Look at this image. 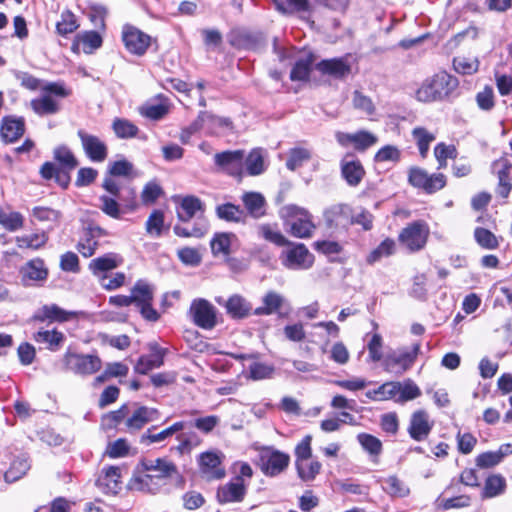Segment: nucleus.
I'll return each mask as SVG.
<instances>
[{
  "label": "nucleus",
  "instance_id": "obj_14",
  "mask_svg": "<svg viewBox=\"0 0 512 512\" xmlns=\"http://www.w3.org/2000/svg\"><path fill=\"white\" fill-rule=\"evenodd\" d=\"M433 426L434 421L430 420L428 412L419 409L412 413L407 431L413 440L421 442L428 438Z\"/></svg>",
  "mask_w": 512,
  "mask_h": 512
},
{
  "label": "nucleus",
  "instance_id": "obj_12",
  "mask_svg": "<svg viewBox=\"0 0 512 512\" xmlns=\"http://www.w3.org/2000/svg\"><path fill=\"white\" fill-rule=\"evenodd\" d=\"M122 40L125 48L137 56L144 55L151 44V37L148 34L130 24L123 26Z\"/></svg>",
  "mask_w": 512,
  "mask_h": 512
},
{
  "label": "nucleus",
  "instance_id": "obj_17",
  "mask_svg": "<svg viewBox=\"0 0 512 512\" xmlns=\"http://www.w3.org/2000/svg\"><path fill=\"white\" fill-rule=\"evenodd\" d=\"M20 275L22 283L25 286H32L36 283L45 282L48 278L49 271L43 259L34 258L21 267Z\"/></svg>",
  "mask_w": 512,
  "mask_h": 512
},
{
  "label": "nucleus",
  "instance_id": "obj_42",
  "mask_svg": "<svg viewBox=\"0 0 512 512\" xmlns=\"http://www.w3.org/2000/svg\"><path fill=\"white\" fill-rule=\"evenodd\" d=\"M383 490L390 496L399 498L406 497L410 493L408 486L395 475L383 480Z\"/></svg>",
  "mask_w": 512,
  "mask_h": 512
},
{
  "label": "nucleus",
  "instance_id": "obj_20",
  "mask_svg": "<svg viewBox=\"0 0 512 512\" xmlns=\"http://www.w3.org/2000/svg\"><path fill=\"white\" fill-rule=\"evenodd\" d=\"M315 69L335 79H343L351 72V66L343 58L324 59L315 65Z\"/></svg>",
  "mask_w": 512,
  "mask_h": 512
},
{
  "label": "nucleus",
  "instance_id": "obj_43",
  "mask_svg": "<svg viewBox=\"0 0 512 512\" xmlns=\"http://www.w3.org/2000/svg\"><path fill=\"white\" fill-rule=\"evenodd\" d=\"M395 252V242L391 238L383 240L375 249H373L367 256L366 261L372 265L380 261L383 257H389Z\"/></svg>",
  "mask_w": 512,
  "mask_h": 512
},
{
  "label": "nucleus",
  "instance_id": "obj_53",
  "mask_svg": "<svg viewBox=\"0 0 512 512\" xmlns=\"http://www.w3.org/2000/svg\"><path fill=\"white\" fill-rule=\"evenodd\" d=\"M421 395L420 388L411 379H406L401 383L398 397L395 399L397 403H405L414 400Z\"/></svg>",
  "mask_w": 512,
  "mask_h": 512
},
{
  "label": "nucleus",
  "instance_id": "obj_4",
  "mask_svg": "<svg viewBox=\"0 0 512 512\" xmlns=\"http://www.w3.org/2000/svg\"><path fill=\"white\" fill-rule=\"evenodd\" d=\"M287 219L285 226L288 227L289 233L296 238H309L315 230L310 213L295 205L285 207Z\"/></svg>",
  "mask_w": 512,
  "mask_h": 512
},
{
  "label": "nucleus",
  "instance_id": "obj_7",
  "mask_svg": "<svg viewBox=\"0 0 512 512\" xmlns=\"http://www.w3.org/2000/svg\"><path fill=\"white\" fill-rule=\"evenodd\" d=\"M429 227L424 221L408 224L399 234V241L411 252L423 249L429 236Z\"/></svg>",
  "mask_w": 512,
  "mask_h": 512
},
{
  "label": "nucleus",
  "instance_id": "obj_3",
  "mask_svg": "<svg viewBox=\"0 0 512 512\" xmlns=\"http://www.w3.org/2000/svg\"><path fill=\"white\" fill-rule=\"evenodd\" d=\"M289 463V454L273 446H264L259 450L258 465L263 474L268 477L278 476L287 469Z\"/></svg>",
  "mask_w": 512,
  "mask_h": 512
},
{
  "label": "nucleus",
  "instance_id": "obj_48",
  "mask_svg": "<svg viewBox=\"0 0 512 512\" xmlns=\"http://www.w3.org/2000/svg\"><path fill=\"white\" fill-rule=\"evenodd\" d=\"M246 171L251 176L260 175L265 171L264 159L260 150L254 149L244 158Z\"/></svg>",
  "mask_w": 512,
  "mask_h": 512
},
{
  "label": "nucleus",
  "instance_id": "obj_34",
  "mask_svg": "<svg viewBox=\"0 0 512 512\" xmlns=\"http://www.w3.org/2000/svg\"><path fill=\"white\" fill-rule=\"evenodd\" d=\"M32 110L39 116L53 115L59 112V103L49 94H43L31 100Z\"/></svg>",
  "mask_w": 512,
  "mask_h": 512
},
{
  "label": "nucleus",
  "instance_id": "obj_36",
  "mask_svg": "<svg viewBox=\"0 0 512 512\" xmlns=\"http://www.w3.org/2000/svg\"><path fill=\"white\" fill-rule=\"evenodd\" d=\"M315 60L314 54L309 53L306 57L298 59L290 72L292 81H307L309 79L312 65Z\"/></svg>",
  "mask_w": 512,
  "mask_h": 512
},
{
  "label": "nucleus",
  "instance_id": "obj_47",
  "mask_svg": "<svg viewBox=\"0 0 512 512\" xmlns=\"http://www.w3.org/2000/svg\"><path fill=\"white\" fill-rule=\"evenodd\" d=\"M79 27L76 16L70 10H65L61 13V20L56 24V32L66 37L72 34Z\"/></svg>",
  "mask_w": 512,
  "mask_h": 512
},
{
  "label": "nucleus",
  "instance_id": "obj_2",
  "mask_svg": "<svg viewBox=\"0 0 512 512\" xmlns=\"http://www.w3.org/2000/svg\"><path fill=\"white\" fill-rule=\"evenodd\" d=\"M458 86L457 77L439 71L422 82L416 91V99L424 103L451 101L457 96Z\"/></svg>",
  "mask_w": 512,
  "mask_h": 512
},
{
  "label": "nucleus",
  "instance_id": "obj_59",
  "mask_svg": "<svg viewBox=\"0 0 512 512\" xmlns=\"http://www.w3.org/2000/svg\"><path fill=\"white\" fill-rule=\"evenodd\" d=\"M108 14V10L105 6L100 4H93L89 7L87 16L91 23L98 29L105 30V18Z\"/></svg>",
  "mask_w": 512,
  "mask_h": 512
},
{
  "label": "nucleus",
  "instance_id": "obj_60",
  "mask_svg": "<svg viewBox=\"0 0 512 512\" xmlns=\"http://www.w3.org/2000/svg\"><path fill=\"white\" fill-rule=\"evenodd\" d=\"M164 225V213L161 210H154L146 221V231L156 237L161 236Z\"/></svg>",
  "mask_w": 512,
  "mask_h": 512
},
{
  "label": "nucleus",
  "instance_id": "obj_22",
  "mask_svg": "<svg viewBox=\"0 0 512 512\" xmlns=\"http://www.w3.org/2000/svg\"><path fill=\"white\" fill-rule=\"evenodd\" d=\"M25 132V122L23 118L12 116L4 117L0 127V135L5 143H14L20 139Z\"/></svg>",
  "mask_w": 512,
  "mask_h": 512
},
{
  "label": "nucleus",
  "instance_id": "obj_40",
  "mask_svg": "<svg viewBox=\"0 0 512 512\" xmlns=\"http://www.w3.org/2000/svg\"><path fill=\"white\" fill-rule=\"evenodd\" d=\"M133 303L136 306L153 301V287L145 280H138L131 289Z\"/></svg>",
  "mask_w": 512,
  "mask_h": 512
},
{
  "label": "nucleus",
  "instance_id": "obj_37",
  "mask_svg": "<svg viewBox=\"0 0 512 512\" xmlns=\"http://www.w3.org/2000/svg\"><path fill=\"white\" fill-rule=\"evenodd\" d=\"M506 480L500 474H492L487 477L482 490V498H493L505 492Z\"/></svg>",
  "mask_w": 512,
  "mask_h": 512
},
{
  "label": "nucleus",
  "instance_id": "obj_61",
  "mask_svg": "<svg viewBox=\"0 0 512 512\" xmlns=\"http://www.w3.org/2000/svg\"><path fill=\"white\" fill-rule=\"evenodd\" d=\"M162 364L163 360L161 359V355L157 357H153V354L143 355L138 359L135 365V371L140 374H146L150 370L160 367Z\"/></svg>",
  "mask_w": 512,
  "mask_h": 512
},
{
  "label": "nucleus",
  "instance_id": "obj_46",
  "mask_svg": "<svg viewBox=\"0 0 512 512\" xmlns=\"http://www.w3.org/2000/svg\"><path fill=\"white\" fill-rule=\"evenodd\" d=\"M0 225L8 231L14 232L24 226V217L20 212H6L0 208Z\"/></svg>",
  "mask_w": 512,
  "mask_h": 512
},
{
  "label": "nucleus",
  "instance_id": "obj_64",
  "mask_svg": "<svg viewBox=\"0 0 512 512\" xmlns=\"http://www.w3.org/2000/svg\"><path fill=\"white\" fill-rule=\"evenodd\" d=\"M377 142V138L368 131H358L353 134L352 145L357 151H365Z\"/></svg>",
  "mask_w": 512,
  "mask_h": 512
},
{
  "label": "nucleus",
  "instance_id": "obj_33",
  "mask_svg": "<svg viewBox=\"0 0 512 512\" xmlns=\"http://www.w3.org/2000/svg\"><path fill=\"white\" fill-rule=\"evenodd\" d=\"M203 210L202 201L195 196H186L183 198L179 209L177 210V217L181 222H189L195 217L198 211Z\"/></svg>",
  "mask_w": 512,
  "mask_h": 512
},
{
  "label": "nucleus",
  "instance_id": "obj_49",
  "mask_svg": "<svg viewBox=\"0 0 512 512\" xmlns=\"http://www.w3.org/2000/svg\"><path fill=\"white\" fill-rule=\"evenodd\" d=\"M233 237H235L233 233H216L210 242L212 253L228 255Z\"/></svg>",
  "mask_w": 512,
  "mask_h": 512
},
{
  "label": "nucleus",
  "instance_id": "obj_18",
  "mask_svg": "<svg viewBox=\"0 0 512 512\" xmlns=\"http://www.w3.org/2000/svg\"><path fill=\"white\" fill-rule=\"evenodd\" d=\"M246 492L244 480L237 476L233 481L220 486L216 497L220 504L238 503L244 500Z\"/></svg>",
  "mask_w": 512,
  "mask_h": 512
},
{
  "label": "nucleus",
  "instance_id": "obj_5",
  "mask_svg": "<svg viewBox=\"0 0 512 512\" xmlns=\"http://www.w3.org/2000/svg\"><path fill=\"white\" fill-rule=\"evenodd\" d=\"M63 370L79 375H90L101 369L102 361L97 355H83L67 351L62 359Z\"/></svg>",
  "mask_w": 512,
  "mask_h": 512
},
{
  "label": "nucleus",
  "instance_id": "obj_24",
  "mask_svg": "<svg viewBox=\"0 0 512 512\" xmlns=\"http://www.w3.org/2000/svg\"><path fill=\"white\" fill-rule=\"evenodd\" d=\"M220 465L221 458L215 452H204L199 456L200 470L212 479H222L225 476V470Z\"/></svg>",
  "mask_w": 512,
  "mask_h": 512
},
{
  "label": "nucleus",
  "instance_id": "obj_27",
  "mask_svg": "<svg viewBox=\"0 0 512 512\" xmlns=\"http://www.w3.org/2000/svg\"><path fill=\"white\" fill-rule=\"evenodd\" d=\"M73 170L58 168L53 162H45L40 168V175L45 180L54 179L55 182L63 189H67L71 182L70 173Z\"/></svg>",
  "mask_w": 512,
  "mask_h": 512
},
{
  "label": "nucleus",
  "instance_id": "obj_11",
  "mask_svg": "<svg viewBox=\"0 0 512 512\" xmlns=\"http://www.w3.org/2000/svg\"><path fill=\"white\" fill-rule=\"evenodd\" d=\"M245 153L243 150H226L214 155L217 171L241 179Z\"/></svg>",
  "mask_w": 512,
  "mask_h": 512
},
{
  "label": "nucleus",
  "instance_id": "obj_62",
  "mask_svg": "<svg viewBox=\"0 0 512 512\" xmlns=\"http://www.w3.org/2000/svg\"><path fill=\"white\" fill-rule=\"evenodd\" d=\"M259 232L264 239L278 246L291 245L280 231L274 230L269 224L259 226Z\"/></svg>",
  "mask_w": 512,
  "mask_h": 512
},
{
  "label": "nucleus",
  "instance_id": "obj_16",
  "mask_svg": "<svg viewBox=\"0 0 512 512\" xmlns=\"http://www.w3.org/2000/svg\"><path fill=\"white\" fill-rule=\"evenodd\" d=\"M78 137L86 156L93 162H103L108 156V148L104 141L98 136L88 134L86 131L78 130Z\"/></svg>",
  "mask_w": 512,
  "mask_h": 512
},
{
  "label": "nucleus",
  "instance_id": "obj_13",
  "mask_svg": "<svg viewBox=\"0 0 512 512\" xmlns=\"http://www.w3.org/2000/svg\"><path fill=\"white\" fill-rule=\"evenodd\" d=\"M314 257L303 243H298L283 252L282 263L289 269H308Z\"/></svg>",
  "mask_w": 512,
  "mask_h": 512
},
{
  "label": "nucleus",
  "instance_id": "obj_35",
  "mask_svg": "<svg viewBox=\"0 0 512 512\" xmlns=\"http://www.w3.org/2000/svg\"><path fill=\"white\" fill-rule=\"evenodd\" d=\"M122 262V259L115 253H107L101 257L93 259L89 264V269L93 274L97 275L100 272H107L117 268Z\"/></svg>",
  "mask_w": 512,
  "mask_h": 512
},
{
  "label": "nucleus",
  "instance_id": "obj_44",
  "mask_svg": "<svg viewBox=\"0 0 512 512\" xmlns=\"http://www.w3.org/2000/svg\"><path fill=\"white\" fill-rule=\"evenodd\" d=\"M412 136L418 146L421 157L425 158L431 142L435 140V135L424 127H415L412 130Z\"/></svg>",
  "mask_w": 512,
  "mask_h": 512
},
{
  "label": "nucleus",
  "instance_id": "obj_55",
  "mask_svg": "<svg viewBox=\"0 0 512 512\" xmlns=\"http://www.w3.org/2000/svg\"><path fill=\"white\" fill-rule=\"evenodd\" d=\"M274 370V366L257 361L251 362L248 366L249 377L256 381L271 378Z\"/></svg>",
  "mask_w": 512,
  "mask_h": 512
},
{
  "label": "nucleus",
  "instance_id": "obj_56",
  "mask_svg": "<svg viewBox=\"0 0 512 512\" xmlns=\"http://www.w3.org/2000/svg\"><path fill=\"white\" fill-rule=\"evenodd\" d=\"M311 158L310 152L305 148H293L289 153V157L286 161V167L295 171L297 168L301 167L304 162L308 161Z\"/></svg>",
  "mask_w": 512,
  "mask_h": 512
},
{
  "label": "nucleus",
  "instance_id": "obj_15",
  "mask_svg": "<svg viewBox=\"0 0 512 512\" xmlns=\"http://www.w3.org/2000/svg\"><path fill=\"white\" fill-rule=\"evenodd\" d=\"M341 176L350 187H357L365 177V169L359 159L347 153L340 162Z\"/></svg>",
  "mask_w": 512,
  "mask_h": 512
},
{
  "label": "nucleus",
  "instance_id": "obj_29",
  "mask_svg": "<svg viewBox=\"0 0 512 512\" xmlns=\"http://www.w3.org/2000/svg\"><path fill=\"white\" fill-rule=\"evenodd\" d=\"M241 200L244 204L247 217L251 216L254 219H259L265 215L266 200L261 193L245 192L241 196Z\"/></svg>",
  "mask_w": 512,
  "mask_h": 512
},
{
  "label": "nucleus",
  "instance_id": "obj_23",
  "mask_svg": "<svg viewBox=\"0 0 512 512\" xmlns=\"http://www.w3.org/2000/svg\"><path fill=\"white\" fill-rule=\"evenodd\" d=\"M33 340L38 344L44 345V347L49 351L57 352L64 345L66 337L64 333L57 329H40L33 334Z\"/></svg>",
  "mask_w": 512,
  "mask_h": 512
},
{
  "label": "nucleus",
  "instance_id": "obj_45",
  "mask_svg": "<svg viewBox=\"0 0 512 512\" xmlns=\"http://www.w3.org/2000/svg\"><path fill=\"white\" fill-rule=\"evenodd\" d=\"M474 239L481 248L487 250H495L500 245L496 235L492 233L490 230L483 227L475 228Z\"/></svg>",
  "mask_w": 512,
  "mask_h": 512
},
{
  "label": "nucleus",
  "instance_id": "obj_32",
  "mask_svg": "<svg viewBox=\"0 0 512 512\" xmlns=\"http://www.w3.org/2000/svg\"><path fill=\"white\" fill-rule=\"evenodd\" d=\"M79 43H82L84 45L83 51L89 54L102 46L103 39L99 32L91 30L77 34L72 44L73 51L78 49Z\"/></svg>",
  "mask_w": 512,
  "mask_h": 512
},
{
  "label": "nucleus",
  "instance_id": "obj_8",
  "mask_svg": "<svg viewBox=\"0 0 512 512\" xmlns=\"http://www.w3.org/2000/svg\"><path fill=\"white\" fill-rule=\"evenodd\" d=\"M408 182L411 186L432 194L445 187L446 177L442 173L429 175L426 170L414 166L409 169Z\"/></svg>",
  "mask_w": 512,
  "mask_h": 512
},
{
  "label": "nucleus",
  "instance_id": "obj_52",
  "mask_svg": "<svg viewBox=\"0 0 512 512\" xmlns=\"http://www.w3.org/2000/svg\"><path fill=\"white\" fill-rule=\"evenodd\" d=\"M357 440L370 455L379 456L381 454L382 442L377 437L368 433H360L357 435Z\"/></svg>",
  "mask_w": 512,
  "mask_h": 512
},
{
  "label": "nucleus",
  "instance_id": "obj_9",
  "mask_svg": "<svg viewBox=\"0 0 512 512\" xmlns=\"http://www.w3.org/2000/svg\"><path fill=\"white\" fill-rule=\"evenodd\" d=\"M323 219L327 229L345 232L352 225V208L344 203L331 205L324 210Z\"/></svg>",
  "mask_w": 512,
  "mask_h": 512
},
{
  "label": "nucleus",
  "instance_id": "obj_6",
  "mask_svg": "<svg viewBox=\"0 0 512 512\" xmlns=\"http://www.w3.org/2000/svg\"><path fill=\"white\" fill-rule=\"evenodd\" d=\"M421 350V344H413L411 350L406 348L389 353L384 359V367L388 372L398 375L408 371L414 365Z\"/></svg>",
  "mask_w": 512,
  "mask_h": 512
},
{
  "label": "nucleus",
  "instance_id": "obj_39",
  "mask_svg": "<svg viewBox=\"0 0 512 512\" xmlns=\"http://www.w3.org/2000/svg\"><path fill=\"white\" fill-rule=\"evenodd\" d=\"M49 236L46 232L33 233L29 235L17 236L15 238L17 247L20 249L29 248L38 250L46 245Z\"/></svg>",
  "mask_w": 512,
  "mask_h": 512
},
{
  "label": "nucleus",
  "instance_id": "obj_31",
  "mask_svg": "<svg viewBox=\"0 0 512 512\" xmlns=\"http://www.w3.org/2000/svg\"><path fill=\"white\" fill-rule=\"evenodd\" d=\"M216 216L225 222L246 223L247 214L239 205L227 202L219 204L215 209Z\"/></svg>",
  "mask_w": 512,
  "mask_h": 512
},
{
  "label": "nucleus",
  "instance_id": "obj_38",
  "mask_svg": "<svg viewBox=\"0 0 512 512\" xmlns=\"http://www.w3.org/2000/svg\"><path fill=\"white\" fill-rule=\"evenodd\" d=\"M29 469L30 463L28 458L24 455H20L12 461L9 469L5 472V481L8 483L15 482L22 478Z\"/></svg>",
  "mask_w": 512,
  "mask_h": 512
},
{
  "label": "nucleus",
  "instance_id": "obj_25",
  "mask_svg": "<svg viewBox=\"0 0 512 512\" xmlns=\"http://www.w3.org/2000/svg\"><path fill=\"white\" fill-rule=\"evenodd\" d=\"M224 307L226 313L234 320L245 319L252 313L251 303L239 294L230 296Z\"/></svg>",
  "mask_w": 512,
  "mask_h": 512
},
{
  "label": "nucleus",
  "instance_id": "obj_1",
  "mask_svg": "<svg viewBox=\"0 0 512 512\" xmlns=\"http://www.w3.org/2000/svg\"><path fill=\"white\" fill-rule=\"evenodd\" d=\"M174 474H178L177 466L167 459H143L128 487L130 490L156 494Z\"/></svg>",
  "mask_w": 512,
  "mask_h": 512
},
{
  "label": "nucleus",
  "instance_id": "obj_54",
  "mask_svg": "<svg viewBox=\"0 0 512 512\" xmlns=\"http://www.w3.org/2000/svg\"><path fill=\"white\" fill-rule=\"evenodd\" d=\"M112 127L116 136L121 139L135 137L139 131L138 127L127 119L114 120Z\"/></svg>",
  "mask_w": 512,
  "mask_h": 512
},
{
  "label": "nucleus",
  "instance_id": "obj_30",
  "mask_svg": "<svg viewBox=\"0 0 512 512\" xmlns=\"http://www.w3.org/2000/svg\"><path fill=\"white\" fill-rule=\"evenodd\" d=\"M263 306L257 307L253 314L257 316L272 315L277 313L281 315V308L286 304V299L275 291H268L262 298Z\"/></svg>",
  "mask_w": 512,
  "mask_h": 512
},
{
  "label": "nucleus",
  "instance_id": "obj_41",
  "mask_svg": "<svg viewBox=\"0 0 512 512\" xmlns=\"http://www.w3.org/2000/svg\"><path fill=\"white\" fill-rule=\"evenodd\" d=\"M54 159L59 163L58 168L74 170L79 162L73 152L65 145L58 146L53 152Z\"/></svg>",
  "mask_w": 512,
  "mask_h": 512
},
{
  "label": "nucleus",
  "instance_id": "obj_21",
  "mask_svg": "<svg viewBox=\"0 0 512 512\" xmlns=\"http://www.w3.org/2000/svg\"><path fill=\"white\" fill-rule=\"evenodd\" d=\"M121 473L117 466H108L102 469L96 484L106 494H117L121 490Z\"/></svg>",
  "mask_w": 512,
  "mask_h": 512
},
{
  "label": "nucleus",
  "instance_id": "obj_63",
  "mask_svg": "<svg viewBox=\"0 0 512 512\" xmlns=\"http://www.w3.org/2000/svg\"><path fill=\"white\" fill-rule=\"evenodd\" d=\"M163 194L164 191L162 187L156 181H150L142 190L141 200L146 205L153 204Z\"/></svg>",
  "mask_w": 512,
  "mask_h": 512
},
{
  "label": "nucleus",
  "instance_id": "obj_57",
  "mask_svg": "<svg viewBox=\"0 0 512 512\" xmlns=\"http://www.w3.org/2000/svg\"><path fill=\"white\" fill-rule=\"evenodd\" d=\"M133 169V164L128 160H117L109 164L107 175L111 177H131Z\"/></svg>",
  "mask_w": 512,
  "mask_h": 512
},
{
  "label": "nucleus",
  "instance_id": "obj_50",
  "mask_svg": "<svg viewBox=\"0 0 512 512\" xmlns=\"http://www.w3.org/2000/svg\"><path fill=\"white\" fill-rule=\"evenodd\" d=\"M212 119L211 116L207 114V111H201L198 114V117L187 127L181 130L179 139L182 144H187L190 141V138L193 134L203 129V121Z\"/></svg>",
  "mask_w": 512,
  "mask_h": 512
},
{
  "label": "nucleus",
  "instance_id": "obj_19",
  "mask_svg": "<svg viewBox=\"0 0 512 512\" xmlns=\"http://www.w3.org/2000/svg\"><path fill=\"white\" fill-rule=\"evenodd\" d=\"M492 168L498 177L497 194L502 198H507L512 190L510 178L512 163L506 158H500L492 163Z\"/></svg>",
  "mask_w": 512,
  "mask_h": 512
},
{
  "label": "nucleus",
  "instance_id": "obj_51",
  "mask_svg": "<svg viewBox=\"0 0 512 512\" xmlns=\"http://www.w3.org/2000/svg\"><path fill=\"white\" fill-rule=\"evenodd\" d=\"M321 463L319 461H311L310 463L296 461L298 476L303 481H312L320 473Z\"/></svg>",
  "mask_w": 512,
  "mask_h": 512
},
{
  "label": "nucleus",
  "instance_id": "obj_28",
  "mask_svg": "<svg viewBox=\"0 0 512 512\" xmlns=\"http://www.w3.org/2000/svg\"><path fill=\"white\" fill-rule=\"evenodd\" d=\"M158 410L147 406H138L126 420V426L130 431L143 428L148 422L157 419Z\"/></svg>",
  "mask_w": 512,
  "mask_h": 512
},
{
  "label": "nucleus",
  "instance_id": "obj_10",
  "mask_svg": "<svg viewBox=\"0 0 512 512\" xmlns=\"http://www.w3.org/2000/svg\"><path fill=\"white\" fill-rule=\"evenodd\" d=\"M189 315L194 324L202 329L211 330L217 325V310L206 299H194L190 305Z\"/></svg>",
  "mask_w": 512,
  "mask_h": 512
},
{
  "label": "nucleus",
  "instance_id": "obj_26",
  "mask_svg": "<svg viewBox=\"0 0 512 512\" xmlns=\"http://www.w3.org/2000/svg\"><path fill=\"white\" fill-rule=\"evenodd\" d=\"M74 316L73 312H68L56 304L42 306L33 316L35 321L39 322H66Z\"/></svg>",
  "mask_w": 512,
  "mask_h": 512
},
{
  "label": "nucleus",
  "instance_id": "obj_58",
  "mask_svg": "<svg viewBox=\"0 0 512 512\" xmlns=\"http://www.w3.org/2000/svg\"><path fill=\"white\" fill-rule=\"evenodd\" d=\"M99 200L101 202L100 209L104 214L114 219L121 217V205L115 198L108 195H101Z\"/></svg>",
  "mask_w": 512,
  "mask_h": 512
}]
</instances>
